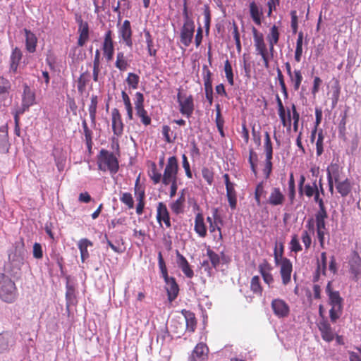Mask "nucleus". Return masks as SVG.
<instances>
[{"mask_svg": "<svg viewBox=\"0 0 361 361\" xmlns=\"http://www.w3.org/2000/svg\"><path fill=\"white\" fill-rule=\"evenodd\" d=\"M325 290L329 297V304L331 306L329 310V317L331 321L335 323L342 314L343 299L341 297L338 291L332 290L331 281L328 282Z\"/></svg>", "mask_w": 361, "mask_h": 361, "instance_id": "1", "label": "nucleus"}, {"mask_svg": "<svg viewBox=\"0 0 361 361\" xmlns=\"http://www.w3.org/2000/svg\"><path fill=\"white\" fill-rule=\"evenodd\" d=\"M283 245L280 244V253L277 252V245H276L274 257L276 265H280V274L282 279V283L284 286L288 284L291 279V273L293 271V264L290 260L286 257H283Z\"/></svg>", "mask_w": 361, "mask_h": 361, "instance_id": "2", "label": "nucleus"}, {"mask_svg": "<svg viewBox=\"0 0 361 361\" xmlns=\"http://www.w3.org/2000/svg\"><path fill=\"white\" fill-rule=\"evenodd\" d=\"M98 168L100 171H109L111 174L118 172L119 165L118 161L113 152L102 149L97 157Z\"/></svg>", "mask_w": 361, "mask_h": 361, "instance_id": "3", "label": "nucleus"}, {"mask_svg": "<svg viewBox=\"0 0 361 361\" xmlns=\"http://www.w3.org/2000/svg\"><path fill=\"white\" fill-rule=\"evenodd\" d=\"M16 297V287L13 280L6 274H0V298L6 302H12Z\"/></svg>", "mask_w": 361, "mask_h": 361, "instance_id": "4", "label": "nucleus"}, {"mask_svg": "<svg viewBox=\"0 0 361 361\" xmlns=\"http://www.w3.org/2000/svg\"><path fill=\"white\" fill-rule=\"evenodd\" d=\"M178 163L175 156L170 157L166 164L162 175V183L164 185L170 184L172 180L178 179Z\"/></svg>", "mask_w": 361, "mask_h": 361, "instance_id": "5", "label": "nucleus"}, {"mask_svg": "<svg viewBox=\"0 0 361 361\" xmlns=\"http://www.w3.org/2000/svg\"><path fill=\"white\" fill-rule=\"evenodd\" d=\"M177 99L180 106V113L183 115L186 116L188 118H190L194 111L192 96L189 95L188 97H186L179 92L177 94Z\"/></svg>", "mask_w": 361, "mask_h": 361, "instance_id": "6", "label": "nucleus"}, {"mask_svg": "<svg viewBox=\"0 0 361 361\" xmlns=\"http://www.w3.org/2000/svg\"><path fill=\"white\" fill-rule=\"evenodd\" d=\"M23 264V259L20 257H13L5 267V273L8 276L18 279L21 274V267Z\"/></svg>", "mask_w": 361, "mask_h": 361, "instance_id": "7", "label": "nucleus"}, {"mask_svg": "<svg viewBox=\"0 0 361 361\" xmlns=\"http://www.w3.org/2000/svg\"><path fill=\"white\" fill-rule=\"evenodd\" d=\"M274 314L279 319L286 318L289 315L290 307L287 302L280 298L274 299L271 303Z\"/></svg>", "mask_w": 361, "mask_h": 361, "instance_id": "8", "label": "nucleus"}, {"mask_svg": "<svg viewBox=\"0 0 361 361\" xmlns=\"http://www.w3.org/2000/svg\"><path fill=\"white\" fill-rule=\"evenodd\" d=\"M112 35V31L111 30H107L104 35L102 44L104 56L107 61H111L113 59L114 54V46Z\"/></svg>", "mask_w": 361, "mask_h": 361, "instance_id": "9", "label": "nucleus"}, {"mask_svg": "<svg viewBox=\"0 0 361 361\" xmlns=\"http://www.w3.org/2000/svg\"><path fill=\"white\" fill-rule=\"evenodd\" d=\"M203 80L205 91V97L209 102V106L213 104V88L212 81V73L207 66H203Z\"/></svg>", "mask_w": 361, "mask_h": 361, "instance_id": "10", "label": "nucleus"}, {"mask_svg": "<svg viewBox=\"0 0 361 361\" xmlns=\"http://www.w3.org/2000/svg\"><path fill=\"white\" fill-rule=\"evenodd\" d=\"M195 32L194 23H184L180 30V42L185 47H188L192 40Z\"/></svg>", "mask_w": 361, "mask_h": 361, "instance_id": "11", "label": "nucleus"}, {"mask_svg": "<svg viewBox=\"0 0 361 361\" xmlns=\"http://www.w3.org/2000/svg\"><path fill=\"white\" fill-rule=\"evenodd\" d=\"M286 201V196L279 187H274L271 189L270 194L266 203L272 206L277 207L282 205Z\"/></svg>", "mask_w": 361, "mask_h": 361, "instance_id": "12", "label": "nucleus"}, {"mask_svg": "<svg viewBox=\"0 0 361 361\" xmlns=\"http://www.w3.org/2000/svg\"><path fill=\"white\" fill-rule=\"evenodd\" d=\"M164 280L166 283L165 289L167 293L168 300L171 302L175 300L178 295L179 286L174 277L169 276Z\"/></svg>", "mask_w": 361, "mask_h": 361, "instance_id": "13", "label": "nucleus"}, {"mask_svg": "<svg viewBox=\"0 0 361 361\" xmlns=\"http://www.w3.org/2000/svg\"><path fill=\"white\" fill-rule=\"evenodd\" d=\"M157 221L160 225H161V222L164 221L167 228H170L171 226L169 212L166 205L162 202L157 204Z\"/></svg>", "mask_w": 361, "mask_h": 361, "instance_id": "14", "label": "nucleus"}, {"mask_svg": "<svg viewBox=\"0 0 361 361\" xmlns=\"http://www.w3.org/2000/svg\"><path fill=\"white\" fill-rule=\"evenodd\" d=\"M334 176V181L336 183V188L338 193L343 197H346L351 191V183L348 178L345 179L343 181H339V174L338 171H333Z\"/></svg>", "mask_w": 361, "mask_h": 361, "instance_id": "15", "label": "nucleus"}, {"mask_svg": "<svg viewBox=\"0 0 361 361\" xmlns=\"http://www.w3.org/2000/svg\"><path fill=\"white\" fill-rule=\"evenodd\" d=\"M132 33L130 21L128 20H124L123 25L119 28L118 35L126 45L130 48L133 47Z\"/></svg>", "mask_w": 361, "mask_h": 361, "instance_id": "16", "label": "nucleus"}, {"mask_svg": "<svg viewBox=\"0 0 361 361\" xmlns=\"http://www.w3.org/2000/svg\"><path fill=\"white\" fill-rule=\"evenodd\" d=\"M176 263L187 278L191 279L194 276V271L191 269L187 259L176 250Z\"/></svg>", "mask_w": 361, "mask_h": 361, "instance_id": "17", "label": "nucleus"}, {"mask_svg": "<svg viewBox=\"0 0 361 361\" xmlns=\"http://www.w3.org/2000/svg\"><path fill=\"white\" fill-rule=\"evenodd\" d=\"M272 269L273 267L266 260L259 265V271L263 280L269 287H271V284L274 283V278L271 274Z\"/></svg>", "mask_w": 361, "mask_h": 361, "instance_id": "18", "label": "nucleus"}, {"mask_svg": "<svg viewBox=\"0 0 361 361\" xmlns=\"http://www.w3.org/2000/svg\"><path fill=\"white\" fill-rule=\"evenodd\" d=\"M15 344V339L10 332L0 334V353L8 351Z\"/></svg>", "mask_w": 361, "mask_h": 361, "instance_id": "19", "label": "nucleus"}, {"mask_svg": "<svg viewBox=\"0 0 361 361\" xmlns=\"http://www.w3.org/2000/svg\"><path fill=\"white\" fill-rule=\"evenodd\" d=\"M318 328L321 332V336L324 341L329 343L334 339L335 334L330 324L328 322L325 320L321 321L318 324Z\"/></svg>", "mask_w": 361, "mask_h": 361, "instance_id": "20", "label": "nucleus"}, {"mask_svg": "<svg viewBox=\"0 0 361 361\" xmlns=\"http://www.w3.org/2000/svg\"><path fill=\"white\" fill-rule=\"evenodd\" d=\"M112 116V128L114 133L118 136L123 133V124L121 120V114L116 108H114L111 111Z\"/></svg>", "mask_w": 361, "mask_h": 361, "instance_id": "21", "label": "nucleus"}, {"mask_svg": "<svg viewBox=\"0 0 361 361\" xmlns=\"http://www.w3.org/2000/svg\"><path fill=\"white\" fill-rule=\"evenodd\" d=\"M22 56L23 54L19 48L15 47L14 49H13L10 56V73H17L19 63L22 59Z\"/></svg>", "mask_w": 361, "mask_h": 361, "instance_id": "22", "label": "nucleus"}, {"mask_svg": "<svg viewBox=\"0 0 361 361\" xmlns=\"http://www.w3.org/2000/svg\"><path fill=\"white\" fill-rule=\"evenodd\" d=\"M78 22L79 23L78 32L80 34L78 45L82 47L89 39V26L88 23L83 21L80 18Z\"/></svg>", "mask_w": 361, "mask_h": 361, "instance_id": "23", "label": "nucleus"}, {"mask_svg": "<svg viewBox=\"0 0 361 361\" xmlns=\"http://www.w3.org/2000/svg\"><path fill=\"white\" fill-rule=\"evenodd\" d=\"M280 37V32L279 31V27L274 25L268 33L267 36V39L269 42V51L271 55L274 51V45L277 44Z\"/></svg>", "mask_w": 361, "mask_h": 361, "instance_id": "24", "label": "nucleus"}, {"mask_svg": "<svg viewBox=\"0 0 361 361\" xmlns=\"http://www.w3.org/2000/svg\"><path fill=\"white\" fill-rule=\"evenodd\" d=\"M9 149L8 126L4 125L0 127V152L6 154Z\"/></svg>", "mask_w": 361, "mask_h": 361, "instance_id": "25", "label": "nucleus"}, {"mask_svg": "<svg viewBox=\"0 0 361 361\" xmlns=\"http://www.w3.org/2000/svg\"><path fill=\"white\" fill-rule=\"evenodd\" d=\"M194 230L200 238H205L207 236V226L201 213H197L195 216Z\"/></svg>", "mask_w": 361, "mask_h": 361, "instance_id": "26", "label": "nucleus"}, {"mask_svg": "<svg viewBox=\"0 0 361 361\" xmlns=\"http://www.w3.org/2000/svg\"><path fill=\"white\" fill-rule=\"evenodd\" d=\"M350 271L355 278H357L361 274V258L358 253L355 252L353 257L349 262Z\"/></svg>", "mask_w": 361, "mask_h": 361, "instance_id": "27", "label": "nucleus"}, {"mask_svg": "<svg viewBox=\"0 0 361 361\" xmlns=\"http://www.w3.org/2000/svg\"><path fill=\"white\" fill-rule=\"evenodd\" d=\"M25 36V48L29 53H34L36 51L37 38L30 30H24Z\"/></svg>", "mask_w": 361, "mask_h": 361, "instance_id": "28", "label": "nucleus"}, {"mask_svg": "<svg viewBox=\"0 0 361 361\" xmlns=\"http://www.w3.org/2000/svg\"><path fill=\"white\" fill-rule=\"evenodd\" d=\"M208 348L203 343H198L192 353V358L194 361H202L204 360L207 356Z\"/></svg>", "mask_w": 361, "mask_h": 361, "instance_id": "29", "label": "nucleus"}, {"mask_svg": "<svg viewBox=\"0 0 361 361\" xmlns=\"http://www.w3.org/2000/svg\"><path fill=\"white\" fill-rule=\"evenodd\" d=\"M11 87L10 81L0 76V102H5L8 99Z\"/></svg>", "mask_w": 361, "mask_h": 361, "instance_id": "30", "label": "nucleus"}, {"mask_svg": "<svg viewBox=\"0 0 361 361\" xmlns=\"http://www.w3.org/2000/svg\"><path fill=\"white\" fill-rule=\"evenodd\" d=\"M250 16L255 23L257 25H260L262 10L260 6L257 5L255 1L250 3Z\"/></svg>", "mask_w": 361, "mask_h": 361, "instance_id": "31", "label": "nucleus"}, {"mask_svg": "<svg viewBox=\"0 0 361 361\" xmlns=\"http://www.w3.org/2000/svg\"><path fill=\"white\" fill-rule=\"evenodd\" d=\"M35 93L27 84H25L22 97V103L25 104L29 106H31L35 104Z\"/></svg>", "mask_w": 361, "mask_h": 361, "instance_id": "32", "label": "nucleus"}, {"mask_svg": "<svg viewBox=\"0 0 361 361\" xmlns=\"http://www.w3.org/2000/svg\"><path fill=\"white\" fill-rule=\"evenodd\" d=\"M78 245L80 252L82 262H85V261L89 257L87 247L89 246H92V243L88 239L83 238L78 242Z\"/></svg>", "mask_w": 361, "mask_h": 361, "instance_id": "33", "label": "nucleus"}, {"mask_svg": "<svg viewBox=\"0 0 361 361\" xmlns=\"http://www.w3.org/2000/svg\"><path fill=\"white\" fill-rule=\"evenodd\" d=\"M264 151L266 155V158H273V145L271 140V137L269 132L264 133Z\"/></svg>", "mask_w": 361, "mask_h": 361, "instance_id": "34", "label": "nucleus"}, {"mask_svg": "<svg viewBox=\"0 0 361 361\" xmlns=\"http://www.w3.org/2000/svg\"><path fill=\"white\" fill-rule=\"evenodd\" d=\"M317 190V180H314L312 184L307 183L305 187L302 188L301 193H298L300 197H302L305 195L306 197L310 198L315 195V190Z\"/></svg>", "mask_w": 361, "mask_h": 361, "instance_id": "35", "label": "nucleus"}, {"mask_svg": "<svg viewBox=\"0 0 361 361\" xmlns=\"http://www.w3.org/2000/svg\"><path fill=\"white\" fill-rule=\"evenodd\" d=\"M185 200L178 197L170 204V208L175 214L183 213Z\"/></svg>", "mask_w": 361, "mask_h": 361, "instance_id": "36", "label": "nucleus"}, {"mask_svg": "<svg viewBox=\"0 0 361 361\" xmlns=\"http://www.w3.org/2000/svg\"><path fill=\"white\" fill-rule=\"evenodd\" d=\"M98 104V97L97 95H92L91 97V102L89 106V113L90 117L91 119V122L93 125H95L96 123V114H97V108Z\"/></svg>", "mask_w": 361, "mask_h": 361, "instance_id": "37", "label": "nucleus"}, {"mask_svg": "<svg viewBox=\"0 0 361 361\" xmlns=\"http://www.w3.org/2000/svg\"><path fill=\"white\" fill-rule=\"evenodd\" d=\"M288 77L290 82L293 84L294 90L298 91L303 79L301 71L300 70H295Z\"/></svg>", "mask_w": 361, "mask_h": 361, "instance_id": "38", "label": "nucleus"}, {"mask_svg": "<svg viewBox=\"0 0 361 361\" xmlns=\"http://www.w3.org/2000/svg\"><path fill=\"white\" fill-rule=\"evenodd\" d=\"M115 66L121 71H124L127 69L128 63L123 52L119 51L117 53Z\"/></svg>", "mask_w": 361, "mask_h": 361, "instance_id": "39", "label": "nucleus"}, {"mask_svg": "<svg viewBox=\"0 0 361 361\" xmlns=\"http://www.w3.org/2000/svg\"><path fill=\"white\" fill-rule=\"evenodd\" d=\"M255 47L257 54L261 55L267 53V46L264 43V37L259 36L255 37L254 39Z\"/></svg>", "mask_w": 361, "mask_h": 361, "instance_id": "40", "label": "nucleus"}, {"mask_svg": "<svg viewBox=\"0 0 361 361\" xmlns=\"http://www.w3.org/2000/svg\"><path fill=\"white\" fill-rule=\"evenodd\" d=\"M226 196L231 208L233 209H235L237 205V197L234 186L226 189Z\"/></svg>", "mask_w": 361, "mask_h": 361, "instance_id": "41", "label": "nucleus"}, {"mask_svg": "<svg viewBox=\"0 0 361 361\" xmlns=\"http://www.w3.org/2000/svg\"><path fill=\"white\" fill-rule=\"evenodd\" d=\"M144 95L140 92L135 94L134 104L136 113L145 110L144 108Z\"/></svg>", "mask_w": 361, "mask_h": 361, "instance_id": "42", "label": "nucleus"}, {"mask_svg": "<svg viewBox=\"0 0 361 361\" xmlns=\"http://www.w3.org/2000/svg\"><path fill=\"white\" fill-rule=\"evenodd\" d=\"M185 319L187 330L190 332L194 331L196 326V321L194 314L190 312H185Z\"/></svg>", "mask_w": 361, "mask_h": 361, "instance_id": "43", "label": "nucleus"}, {"mask_svg": "<svg viewBox=\"0 0 361 361\" xmlns=\"http://www.w3.org/2000/svg\"><path fill=\"white\" fill-rule=\"evenodd\" d=\"M149 176L152 180L154 184H157L162 182V175L161 173L158 172L157 170V166L154 163L152 164V169L149 171Z\"/></svg>", "mask_w": 361, "mask_h": 361, "instance_id": "44", "label": "nucleus"}, {"mask_svg": "<svg viewBox=\"0 0 361 361\" xmlns=\"http://www.w3.org/2000/svg\"><path fill=\"white\" fill-rule=\"evenodd\" d=\"M140 82V77L133 73H129L126 78V82L132 89H137Z\"/></svg>", "mask_w": 361, "mask_h": 361, "instance_id": "45", "label": "nucleus"}, {"mask_svg": "<svg viewBox=\"0 0 361 361\" xmlns=\"http://www.w3.org/2000/svg\"><path fill=\"white\" fill-rule=\"evenodd\" d=\"M87 75V72L82 73L80 74L78 82H77V88L78 92L82 93L86 87L87 83L88 82V78L86 77Z\"/></svg>", "mask_w": 361, "mask_h": 361, "instance_id": "46", "label": "nucleus"}, {"mask_svg": "<svg viewBox=\"0 0 361 361\" xmlns=\"http://www.w3.org/2000/svg\"><path fill=\"white\" fill-rule=\"evenodd\" d=\"M120 200L129 209H133L134 207V200L132 195L130 192L122 193L120 197Z\"/></svg>", "mask_w": 361, "mask_h": 361, "instance_id": "47", "label": "nucleus"}, {"mask_svg": "<svg viewBox=\"0 0 361 361\" xmlns=\"http://www.w3.org/2000/svg\"><path fill=\"white\" fill-rule=\"evenodd\" d=\"M224 71H225L226 77L227 78L228 83L231 85H233L234 80H233V69H232V66L228 60H226L225 61Z\"/></svg>", "mask_w": 361, "mask_h": 361, "instance_id": "48", "label": "nucleus"}, {"mask_svg": "<svg viewBox=\"0 0 361 361\" xmlns=\"http://www.w3.org/2000/svg\"><path fill=\"white\" fill-rule=\"evenodd\" d=\"M145 36L146 39V44L149 55L152 56H155L157 55V49H152L153 39L149 32H145Z\"/></svg>", "mask_w": 361, "mask_h": 361, "instance_id": "49", "label": "nucleus"}, {"mask_svg": "<svg viewBox=\"0 0 361 361\" xmlns=\"http://www.w3.org/2000/svg\"><path fill=\"white\" fill-rule=\"evenodd\" d=\"M251 290L257 294H261L262 291V288L260 285V279L258 276H255L251 279L250 283Z\"/></svg>", "mask_w": 361, "mask_h": 361, "instance_id": "50", "label": "nucleus"}, {"mask_svg": "<svg viewBox=\"0 0 361 361\" xmlns=\"http://www.w3.org/2000/svg\"><path fill=\"white\" fill-rule=\"evenodd\" d=\"M207 255L212 264V267L216 268L220 264V256L209 248L207 250Z\"/></svg>", "mask_w": 361, "mask_h": 361, "instance_id": "51", "label": "nucleus"}, {"mask_svg": "<svg viewBox=\"0 0 361 361\" xmlns=\"http://www.w3.org/2000/svg\"><path fill=\"white\" fill-rule=\"evenodd\" d=\"M158 265L163 279H164L166 278L169 277V276L168 275L167 268L166 267L165 262L163 259L161 252H159L158 254Z\"/></svg>", "mask_w": 361, "mask_h": 361, "instance_id": "52", "label": "nucleus"}, {"mask_svg": "<svg viewBox=\"0 0 361 361\" xmlns=\"http://www.w3.org/2000/svg\"><path fill=\"white\" fill-rule=\"evenodd\" d=\"M324 136L323 135L322 130H320L318 133V137L316 142V149H317V155L318 157L321 156L324 152L323 149V142H324Z\"/></svg>", "mask_w": 361, "mask_h": 361, "instance_id": "53", "label": "nucleus"}, {"mask_svg": "<svg viewBox=\"0 0 361 361\" xmlns=\"http://www.w3.org/2000/svg\"><path fill=\"white\" fill-rule=\"evenodd\" d=\"M290 249L291 252H294L295 253L300 252L302 250L296 235H292L291 240L290 242Z\"/></svg>", "mask_w": 361, "mask_h": 361, "instance_id": "54", "label": "nucleus"}, {"mask_svg": "<svg viewBox=\"0 0 361 361\" xmlns=\"http://www.w3.org/2000/svg\"><path fill=\"white\" fill-rule=\"evenodd\" d=\"M202 175L203 178L207 182L209 185L212 184L214 181V173L212 169L207 167L202 168Z\"/></svg>", "mask_w": 361, "mask_h": 361, "instance_id": "55", "label": "nucleus"}, {"mask_svg": "<svg viewBox=\"0 0 361 361\" xmlns=\"http://www.w3.org/2000/svg\"><path fill=\"white\" fill-rule=\"evenodd\" d=\"M319 265H320V271L322 272V274L326 276L327 267V257L326 253L325 252L321 253L320 261L317 262V267Z\"/></svg>", "mask_w": 361, "mask_h": 361, "instance_id": "56", "label": "nucleus"}, {"mask_svg": "<svg viewBox=\"0 0 361 361\" xmlns=\"http://www.w3.org/2000/svg\"><path fill=\"white\" fill-rule=\"evenodd\" d=\"M139 178L136 180L135 185V193L137 202H145V190L138 188Z\"/></svg>", "mask_w": 361, "mask_h": 361, "instance_id": "57", "label": "nucleus"}, {"mask_svg": "<svg viewBox=\"0 0 361 361\" xmlns=\"http://www.w3.org/2000/svg\"><path fill=\"white\" fill-rule=\"evenodd\" d=\"M271 160H272V159H269H269L268 158L265 159L264 168L263 169V173L265 176L266 178H269V176H270V175L271 173V171H272L273 164H272Z\"/></svg>", "mask_w": 361, "mask_h": 361, "instance_id": "58", "label": "nucleus"}, {"mask_svg": "<svg viewBox=\"0 0 361 361\" xmlns=\"http://www.w3.org/2000/svg\"><path fill=\"white\" fill-rule=\"evenodd\" d=\"M136 115L140 118L141 122L145 126H149L151 123V118L148 116L147 111L145 109L136 113Z\"/></svg>", "mask_w": 361, "mask_h": 361, "instance_id": "59", "label": "nucleus"}, {"mask_svg": "<svg viewBox=\"0 0 361 361\" xmlns=\"http://www.w3.org/2000/svg\"><path fill=\"white\" fill-rule=\"evenodd\" d=\"M290 16H291V28L293 30V32L295 34L298 31V19L297 16V11L293 10L290 11Z\"/></svg>", "mask_w": 361, "mask_h": 361, "instance_id": "60", "label": "nucleus"}, {"mask_svg": "<svg viewBox=\"0 0 361 361\" xmlns=\"http://www.w3.org/2000/svg\"><path fill=\"white\" fill-rule=\"evenodd\" d=\"M301 239L305 245V249L308 250L312 243L311 236L307 231H303L301 235Z\"/></svg>", "mask_w": 361, "mask_h": 361, "instance_id": "61", "label": "nucleus"}, {"mask_svg": "<svg viewBox=\"0 0 361 361\" xmlns=\"http://www.w3.org/2000/svg\"><path fill=\"white\" fill-rule=\"evenodd\" d=\"M33 257L36 259H41L43 257L42 245L38 243H35L33 245Z\"/></svg>", "mask_w": 361, "mask_h": 361, "instance_id": "62", "label": "nucleus"}, {"mask_svg": "<svg viewBox=\"0 0 361 361\" xmlns=\"http://www.w3.org/2000/svg\"><path fill=\"white\" fill-rule=\"evenodd\" d=\"M328 217V214L326 207L322 209H319V210L315 214V220L316 221H325Z\"/></svg>", "mask_w": 361, "mask_h": 361, "instance_id": "63", "label": "nucleus"}, {"mask_svg": "<svg viewBox=\"0 0 361 361\" xmlns=\"http://www.w3.org/2000/svg\"><path fill=\"white\" fill-rule=\"evenodd\" d=\"M209 232L212 233H213L216 231H217L219 240H222L223 236H222V233H221V227L219 225H217V224H216V222H211V224L209 226Z\"/></svg>", "mask_w": 361, "mask_h": 361, "instance_id": "64", "label": "nucleus"}]
</instances>
